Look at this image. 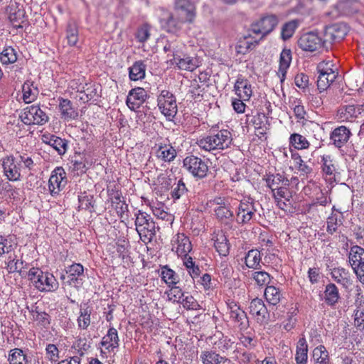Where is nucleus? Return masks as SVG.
Here are the masks:
<instances>
[{"label":"nucleus","instance_id":"3","mask_svg":"<svg viewBox=\"0 0 364 364\" xmlns=\"http://www.w3.org/2000/svg\"><path fill=\"white\" fill-rule=\"evenodd\" d=\"M28 278L41 291H54L58 288V282L49 272H43L38 267H33L28 272Z\"/></svg>","mask_w":364,"mask_h":364},{"label":"nucleus","instance_id":"56","mask_svg":"<svg viewBox=\"0 0 364 364\" xmlns=\"http://www.w3.org/2000/svg\"><path fill=\"white\" fill-rule=\"evenodd\" d=\"M353 325L359 331L364 330V308H355L353 311Z\"/></svg>","mask_w":364,"mask_h":364},{"label":"nucleus","instance_id":"36","mask_svg":"<svg viewBox=\"0 0 364 364\" xmlns=\"http://www.w3.org/2000/svg\"><path fill=\"white\" fill-rule=\"evenodd\" d=\"M290 149L293 147L295 150H304L310 147V142L303 135L298 133H293L289 138Z\"/></svg>","mask_w":364,"mask_h":364},{"label":"nucleus","instance_id":"20","mask_svg":"<svg viewBox=\"0 0 364 364\" xmlns=\"http://www.w3.org/2000/svg\"><path fill=\"white\" fill-rule=\"evenodd\" d=\"M214 247L220 256H227L230 252V243L223 230L214 231L212 237Z\"/></svg>","mask_w":364,"mask_h":364},{"label":"nucleus","instance_id":"59","mask_svg":"<svg viewBox=\"0 0 364 364\" xmlns=\"http://www.w3.org/2000/svg\"><path fill=\"white\" fill-rule=\"evenodd\" d=\"M203 364H217L220 355L213 351H203L200 354Z\"/></svg>","mask_w":364,"mask_h":364},{"label":"nucleus","instance_id":"9","mask_svg":"<svg viewBox=\"0 0 364 364\" xmlns=\"http://www.w3.org/2000/svg\"><path fill=\"white\" fill-rule=\"evenodd\" d=\"M278 24V18L274 14L263 16L259 21L252 25V31L255 34H262L264 36L271 33Z\"/></svg>","mask_w":364,"mask_h":364},{"label":"nucleus","instance_id":"54","mask_svg":"<svg viewBox=\"0 0 364 364\" xmlns=\"http://www.w3.org/2000/svg\"><path fill=\"white\" fill-rule=\"evenodd\" d=\"M79 208L82 210H88L90 213L92 212L94 208V197L92 195L87 194L85 192L82 193L78 196Z\"/></svg>","mask_w":364,"mask_h":364},{"label":"nucleus","instance_id":"64","mask_svg":"<svg viewBox=\"0 0 364 364\" xmlns=\"http://www.w3.org/2000/svg\"><path fill=\"white\" fill-rule=\"evenodd\" d=\"M364 257L363 256H362ZM359 281L364 284V258L355 262V266H351Z\"/></svg>","mask_w":364,"mask_h":364},{"label":"nucleus","instance_id":"52","mask_svg":"<svg viewBox=\"0 0 364 364\" xmlns=\"http://www.w3.org/2000/svg\"><path fill=\"white\" fill-rule=\"evenodd\" d=\"M78 92L81 95H80V100L84 102H87L97 96L96 89L92 83H86L82 89L78 90Z\"/></svg>","mask_w":364,"mask_h":364},{"label":"nucleus","instance_id":"7","mask_svg":"<svg viewBox=\"0 0 364 364\" xmlns=\"http://www.w3.org/2000/svg\"><path fill=\"white\" fill-rule=\"evenodd\" d=\"M183 167L193 177L202 179L207 176L208 166L202 159L194 156H187L183 160Z\"/></svg>","mask_w":364,"mask_h":364},{"label":"nucleus","instance_id":"44","mask_svg":"<svg viewBox=\"0 0 364 364\" xmlns=\"http://www.w3.org/2000/svg\"><path fill=\"white\" fill-rule=\"evenodd\" d=\"M261 254L257 250L248 251L245 257V263L248 268L257 269L260 267Z\"/></svg>","mask_w":364,"mask_h":364},{"label":"nucleus","instance_id":"40","mask_svg":"<svg viewBox=\"0 0 364 364\" xmlns=\"http://www.w3.org/2000/svg\"><path fill=\"white\" fill-rule=\"evenodd\" d=\"M249 275L255 284L259 287L269 286L272 278L270 274L264 270L249 272Z\"/></svg>","mask_w":364,"mask_h":364},{"label":"nucleus","instance_id":"5","mask_svg":"<svg viewBox=\"0 0 364 364\" xmlns=\"http://www.w3.org/2000/svg\"><path fill=\"white\" fill-rule=\"evenodd\" d=\"M157 105L161 112L168 120H172L177 114L178 107L176 97L168 90H162L157 97Z\"/></svg>","mask_w":364,"mask_h":364},{"label":"nucleus","instance_id":"45","mask_svg":"<svg viewBox=\"0 0 364 364\" xmlns=\"http://www.w3.org/2000/svg\"><path fill=\"white\" fill-rule=\"evenodd\" d=\"M8 361L9 364H27L28 358L23 350L15 348L9 352Z\"/></svg>","mask_w":364,"mask_h":364},{"label":"nucleus","instance_id":"22","mask_svg":"<svg viewBox=\"0 0 364 364\" xmlns=\"http://www.w3.org/2000/svg\"><path fill=\"white\" fill-rule=\"evenodd\" d=\"M100 345L108 352H113L119 348V338L115 328L110 327L108 329L107 334L102 337Z\"/></svg>","mask_w":364,"mask_h":364},{"label":"nucleus","instance_id":"41","mask_svg":"<svg viewBox=\"0 0 364 364\" xmlns=\"http://www.w3.org/2000/svg\"><path fill=\"white\" fill-rule=\"evenodd\" d=\"M214 213L216 218L221 223L233 220L234 213L230 209V204L226 206H216Z\"/></svg>","mask_w":364,"mask_h":364},{"label":"nucleus","instance_id":"34","mask_svg":"<svg viewBox=\"0 0 364 364\" xmlns=\"http://www.w3.org/2000/svg\"><path fill=\"white\" fill-rule=\"evenodd\" d=\"M291 62V52L289 49H284L279 58V68L278 71L279 77H280L281 82H284L287 70L289 68Z\"/></svg>","mask_w":364,"mask_h":364},{"label":"nucleus","instance_id":"19","mask_svg":"<svg viewBox=\"0 0 364 364\" xmlns=\"http://www.w3.org/2000/svg\"><path fill=\"white\" fill-rule=\"evenodd\" d=\"M363 111L364 106L362 105H347L338 109V114L342 121L352 122Z\"/></svg>","mask_w":364,"mask_h":364},{"label":"nucleus","instance_id":"58","mask_svg":"<svg viewBox=\"0 0 364 364\" xmlns=\"http://www.w3.org/2000/svg\"><path fill=\"white\" fill-rule=\"evenodd\" d=\"M170 290L167 292L168 299L173 302L180 303L185 294L182 289L176 285H171Z\"/></svg>","mask_w":364,"mask_h":364},{"label":"nucleus","instance_id":"50","mask_svg":"<svg viewBox=\"0 0 364 364\" xmlns=\"http://www.w3.org/2000/svg\"><path fill=\"white\" fill-rule=\"evenodd\" d=\"M313 358L314 364H329L328 352L323 345H320L314 348Z\"/></svg>","mask_w":364,"mask_h":364},{"label":"nucleus","instance_id":"60","mask_svg":"<svg viewBox=\"0 0 364 364\" xmlns=\"http://www.w3.org/2000/svg\"><path fill=\"white\" fill-rule=\"evenodd\" d=\"M180 303L187 310H198L200 309L198 302L191 295L184 296Z\"/></svg>","mask_w":364,"mask_h":364},{"label":"nucleus","instance_id":"4","mask_svg":"<svg viewBox=\"0 0 364 364\" xmlns=\"http://www.w3.org/2000/svg\"><path fill=\"white\" fill-rule=\"evenodd\" d=\"M134 216L136 230L141 240L145 243L151 242L156 235V225L153 218L141 210L135 213Z\"/></svg>","mask_w":364,"mask_h":364},{"label":"nucleus","instance_id":"31","mask_svg":"<svg viewBox=\"0 0 364 364\" xmlns=\"http://www.w3.org/2000/svg\"><path fill=\"white\" fill-rule=\"evenodd\" d=\"M92 309L87 304L80 306L79 316L77 318L78 328L86 330L90 325Z\"/></svg>","mask_w":364,"mask_h":364},{"label":"nucleus","instance_id":"47","mask_svg":"<svg viewBox=\"0 0 364 364\" xmlns=\"http://www.w3.org/2000/svg\"><path fill=\"white\" fill-rule=\"evenodd\" d=\"M17 59V51L11 46L4 48L0 53V61L3 65L13 64L16 62Z\"/></svg>","mask_w":364,"mask_h":364},{"label":"nucleus","instance_id":"14","mask_svg":"<svg viewBox=\"0 0 364 364\" xmlns=\"http://www.w3.org/2000/svg\"><path fill=\"white\" fill-rule=\"evenodd\" d=\"M6 11L14 27L23 28L22 23L26 21V13L20 4L11 1L7 6Z\"/></svg>","mask_w":364,"mask_h":364},{"label":"nucleus","instance_id":"29","mask_svg":"<svg viewBox=\"0 0 364 364\" xmlns=\"http://www.w3.org/2000/svg\"><path fill=\"white\" fill-rule=\"evenodd\" d=\"M169 62L171 65L183 70L193 71L197 67L195 60L192 58L185 55L182 57V54L175 57V58H170Z\"/></svg>","mask_w":364,"mask_h":364},{"label":"nucleus","instance_id":"48","mask_svg":"<svg viewBox=\"0 0 364 364\" xmlns=\"http://www.w3.org/2000/svg\"><path fill=\"white\" fill-rule=\"evenodd\" d=\"M161 277L168 287L176 285L179 282L178 274L167 265L161 268Z\"/></svg>","mask_w":364,"mask_h":364},{"label":"nucleus","instance_id":"28","mask_svg":"<svg viewBox=\"0 0 364 364\" xmlns=\"http://www.w3.org/2000/svg\"><path fill=\"white\" fill-rule=\"evenodd\" d=\"M321 164L323 173L325 175L328 176L330 179H335L336 175L339 174L338 172L337 165L331 155L325 154L321 156Z\"/></svg>","mask_w":364,"mask_h":364},{"label":"nucleus","instance_id":"49","mask_svg":"<svg viewBox=\"0 0 364 364\" xmlns=\"http://www.w3.org/2000/svg\"><path fill=\"white\" fill-rule=\"evenodd\" d=\"M48 144L57 151L59 155H63L68 150V141L60 137L52 135Z\"/></svg>","mask_w":364,"mask_h":364},{"label":"nucleus","instance_id":"23","mask_svg":"<svg viewBox=\"0 0 364 364\" xmlns=\"http://www.w3.org/2000/svg\"><path fill=\"white\" fill-rule=\"evenodd\" d=\"M156 146V156L157 159L167 163H170L176 159V150L170 144L160 143Z\"/></svg>","mask_w":364,"mask_h":364},{"label":"nucleus","instance_id":"30","mask_svg":"<svg viewBox=\"0 0 364 364\" xmlns=\"http://www.w3.org/2000/svg\"><path fill=\"white\" fill-rule=\"evenodd\" d=\"M323 294L325 303L331 307L335 306L341 299L338 288L333 283H329L326 286Z\"/></svg>","mask_w":364,"mask_h":364},{"label":"nucleus","instance_id":"38","mask_svg":"<svg viewBox=\"0 0 364 364\" xmlns=\"http://www.w3.org/2000/svg\"><path fill=\"white\" fill-rule=\"evenodd\" d=\"M146 65L142 60L136 61L129 68V77L131 80L136 81L145 77Z\"/></svg>","mask_w":364,"mask_h":364},{"label":"nucleus","instance_id":"46","mask_svg":"<svg viewBox=\"0 0 364 364\" xmlns=\"http://www.w3.org/2000/svg\"><path fill=\"white\" fill-rule=\"evenodd\" d=\"M257 44L258 41H252L250 37L245 36L238 41L235 49L238 54L245 55L252 49Z\"/></svg>","mask_w":364,"mask_h":364},{"label":"nucleus","instance_id":"2","mask_svg":"<svg viewBox=\"0 0 364 364\" xmlns=\"http://www.w3.org/2000/svg\"><path fill=\"white\" fill-rule=\"evenodd\" d=\"M232 141V136L230 132L222 129L198 139L196 144L201 149L206 151H214L228 149Z\"/></svg>","mask_w":364,"mask_h":364},{"label":"nucleus","instance_id":"63","mask_svg":"<svg viewBox=\"0 0 364 364\" xmlns=\"http://www.w3.org/2000/svg\"><path fill=\"white\" fill-rule=\"evenodd\" d=\"M266 119V116L264 113L257 112L255 115L249 116L247 115V122L249 124H252L255 127V129L260 127L261 126L265 124L264 120Z\"/></svg>","mask_w":364,"mask_h":364},{"label":"nucleus","instance_id":"24","mask_svg":"<svg viewBox=\"0 0 364 364\" xmlns=\"http://www.w3.org/2000/svg\"><path fill=\"white\" fill-rule=\"evenodd\" d=\"M58 101V108L62 119L70 120L78 117V112L74 108L73 102L70 100L60 97Z\"/></svg>","mask_w":364,"mask_h":364},{"label":"nucleus","instance_id":"37","mask_svg":"<svg viewBox=\"0 0 364 364\" xmlns=\"http://www.w3.org/2000/svg\"><path fill=\"white\" fill-rule=\"evenodd\" d=\"M23 100L25 103L29 104L36 100L38 95V90L33 87V82L26 81L22 86Z\"/></svg>","mask_w":364,"mask_h":364},{"label":"nucleus","instance_id":"33","mask_svg":"<svg viewBox=\"0 0 364 364\" xmlns=\"http://www.w3.org/2000/svg\"><path fill=\"white\" fill-rule=\"evenodd\" d=\"M66 272L68 274L69 282L70 284L77 285L82 284L84 267L81 264H73L68 267Z\"/></svg>","mask_w":364,"mask_h":364},{"label":"nucleus","instance_id":"53","mask_svg":"<svg viewBox=\"0 0 364 364\" xmlns=\"http://www.w3.org/2000/svg\"><path fill=\"white\" fill-rule=\"evenodd\" d=\"M299 24V21L298 20H291L285 23L282 28V38L287 41L291 38Z\"/></svg>","mask_w":364,"mask_h":364},{"label":"nucleus","instance_id":"35","mask_svg":"<svg viewBox=\"0 0 364 364\" xmlns=\"http://www.w3.org/2000/svg\"><path fill=\"white\" fill-rule=\"evenodd\" d=\"M66 39L70 46H75L79 40L78 25L73 20H70L65 29Z\"/></svg>","mask_w":364,"mask_h":364},{"label":"nucleus","instance_id":"21","mask_svg":"<svg viewBox=\"0 0 364 364\" xmlns=\"http://www.w3.org/2000/svg\"><path fill=\"white\" fill-rule=\"evenodd\" d=\"M350 136L351 132L348 128L346 126H340L331 133L330 139L336 147L341 148L348 141Z\"/></svg>","mask_w":364,"mask_h":364},{"label":"nucleus","instance_id":"26","mask_svg":"<svg viewBox=\"0 0 364 364\" xmlns=\"http://www.w3.org/2000/svg\"><path fill=\"white\" fill-rule=\"evenodd\" d=\"M173 242L176 245L173 247L176 249V252L179 257L188 255L192 250V245L189 238L183 233H178L176 235Z\"/></svg>","mask_w":364,"mask_h":364},{"label":"nucleus","instance_id":"51","mask_svg":"<svg viewBox=\"0 0 364 364\" xmlns=\"http://www.w3.org/2000/svg\"><path fill=\"white\" fill-rule=\"evenodd\" d=\"M291 158L294 161L296 168L304 175H309L312 173L313 168L304 162L301 155L291 150Z\"/></svg>","mask_w":364,"mask_h":364},{"label":"nucleus","instance_id":"1","mask_svg":"<svg viewBox=\"0 0 364 364\" xmlns=\"http://www.w3.org/2000/svg\"><path fill=\"white\" fill-rule=\"evenodd\" d=\"M34 165L31 157L26 154H19L17 157L10 155L2 159L4 174L10 181H20L21 171H31Z\"/></svg>","mask_w":364,"mask_h":364},{"label":"nucleus","instance_id":"10","mask_svg":"<svg viewBox=\"0 0 364 364\" xmlns=\"http://www.w3.org/2000/svg\"><path fill=\"white\" fill-rule=\"evenodd\" d=\"M175 10L180 23L193 21L195 8L190 0H175Z\"/></svg>","mask_w":364,"mask_h":364},{"label":"nucleus","instance_id":"8","mask_svg":"<svg viewBox=\"0 0 364 364\" xmlns=\"http://www.w3.org/2000/svg\"><path fill=\"white\" fill-rule=\"evenodd\" d=\"M68 183L66 173L62 167L55 168L51 173L48 181L49 191L52 196L55 197L65 187Z\"/></svg>","mask_w":364,"mask_h":364},{"label":"nucleus","instance_id":"13","mask_svg":"<svg viewBox=\"0 0 364 364\" xmlns=\"http://www.w3.org/2000/svg\"><path fill=\"white\" fill-rule=\"evenodd\" d=\"M147 97V92L144 88L137 87L129 90L126 104L132 111L136 112L144 104Z\"/></svg>","mask_w":364,"mask_h":364},{"label":"nucleus","instance_id":"42","mask_svg":"<svg viewBox=\"0 0 364 364\" xmlns=\"http://www.w3.org/2000/svg\"><path fill=\"white\" fill-rule=\"evenodd\" d=\"M112 205L116 210L117 215L122 218L128 211V205L122 199L121 193L116 192L111 198Z\"/></svg>","mask_w":364,"mask_h":364},{"label":"nucleus","instance_id":"55","mask_svg":"<svg viewBox=\"0 0 364 364\" xmlns=\"http://www.w3.org/2000/svg\"><path fill=\"white\" fill-rule=\"evenodd\" d=\"M364 257V249L358 245L350 247L348 253V262L350 266H355V262H359Z\"/></svg>","mask_w":364,"mask_h":364},{"label":"nucleus","instance_id":"18","mask_svg":"<svg viewBox=\"0 0 364 364\" xmlns=\"http://www.w3.org/2000/svg\"><path fill=\"white\" fill-rule=\"evenodd\" d=\"M249 309L250 313L257 317L258 322L266 323L268 321L269 312L262 299L259 298L252 299Z\"/></svg>","mask_w":364,"mask_h":364},{"label":"nucleus","instance_id":"32","mask_svg":"<svg viewBox=\"0 0 364 364\" xmlns=\"http://www.w3.org/2000/svg\"><path fill=\"white\" fill-rule=\"evenodd\" d=\"M71 163L72 171L77 175L85 173L92 165V161L84 154L75 156Z\"/></svg>","mask_w":364,"mask_h":364},{"label":"nucleus","instance_id":"25","mask_svg":"<svg viewBox=\"0 0 364 364\" xmlns=\"http://www.w3.org/2000/svg\"><path fill=\"white\" fill-rule=\"evenodd\" d=\"M235 90L238 97L244 101H248L252 95V90L248 80L239 76L235 84Z\"/></svg>","mask_w":364,"mask_h":364},{"label":"nucleus","instance_id":"43","mask_svg":"<svg viewBox=\"0 0 364 364\" xmlns=\"http://www.w3.org/2000/svg\"><path fill=\"white\" fill-rule=\"evenodd\" d=\"M264 297L269 304L276 306L280 302L282 294L279 288L269 285L265 288Z\"/></svg>","mask_w":364,"mask_h":364},{"label":"nucleus","instance_id":"61","mask_svg":"<svg viewBox=\"0 0 364 364\" xmlns=\"http://www.w3.org/2000/svg\"><path fill=\"white\" fill-rule=\"evenodd\" d=\"M136 38L140 43H145L150 37V26L145 23L140 26L136 33Z\"/></svg>","mask_w":364,"mask_h":364},{"label":"nucleus","instance_id":"17","mask_svg":"<svg viewBox=\"0 0 364 364\" xmlns=\"http://www.w3.org/2000/svg\"><path fill=\"white\" fill-rule=\"evenodd\" d=\"M230 309V317L237 324L241 331H245L249 327V321L246 313L235 303L228 304Z\"/></svg>","mask_w":364,"mask_h":364},{"label":"nucleus","instance_id":"57","mask_svg":"<svg viewBox=\"0 0 364 364\" xmlns=\"http://www.w3.org/2000/svg\"><path fill=\"white\" fill-rule=\"evenodd\" d=\"M289 186L283 185L278 189L272 192V196L274 200L284 199L287 202L289 203L291 198V194L288 188Z\"/></svg>","mask_w":364,"mask_h":364},{"label":"nucleus","instance_id":"27","mask_svg":"<svg viewBox=\"0 0 364 364\" xmlns=\"http://www.w3.org/2000/svg\"><path fill=\"white\" fill-rule=\"evenodd\" d=\"M267 186L269 188L272 192L278 189L283 185L289 186V181L284 175L277 173H268L264 177Z\"/></svg>","mask_w":364,"mask_h":364},{"label":"nucleus","instance_id":"11","mask_svg":"<svg viewBox=\"0 0 364 364\" xmlns=\"http://www.w3.org/2000/svg\"><path fill=\"white\" fill-rule=\"evenodd\" d=\"M326 43L318 34L310 32L303 34L298 41L299 47L304 51L314 52Z\"/></svg>","mask_w":364,"mask_h":364},{"label":"nucleus","instance_id":"62","mask_svg":"<svg viewBox=\"0 0 364 364\" xmlns=\"http://www.w3.org/2000/svg\"><path fill=\"white\" fill-rule=\"evenodd\" d=\"M321 69L322 65L320 64L318 66V71L319 75L317 79V87L320 92L326 90L330 86L328 77L326 76L324 72L321 70Z\"/></svg>","mask_w":364,"mask_h":364},{"label":"nucleus","instance_id":"12","mask_svg":"<svg viewBox=\"0 0 364 364\" xmlns=\"http://www.w3.org/2000/svg\"><path fill=\"white\" fill-rule=\"evenodd\" d=\"M256 208L252 198L242 199L237 208L236 221L240 224L247 223L255 215Z\"/></svg>","mask_w":364,"mask_h":364},{"label":"nucleus","instance_id":"39","mask_svg":"<svg viewBox=\"0 0 364 364\" xmlns=\"http://www.w3.org/2000/svg\"><path fill=\"white\" fill-rule=\"evenodd\" d=\"M308 359V345L304 338H301L296 346L295 360L297 364H306Z\"/></svg>","mask_w":364,"mask_h":364},{"label":"nucleus","instance_id":"16","mask_svg":"<svg viewBox=\"0 0 364 364\" xmlns=\"http://www.w3.org/2000/svg\"><path fill=\"white\" fill-rule=\"evenodd\" d=\"M331 271V276L333 279L341 285L344 289L348 291L353 284V279L350 272L342 267H334Z\"/></svg>","mask_w":364,"mask_h":364},{"label":"nucleus","instance_id":"15","mask_svg":"<svg viewBox=\"0 0 364 364\" xmlns=\"http://www.w3.org/2000/svg\"><path fill=\"white\" fill-rule=\"evenodd\" d=\"M348 32V27L343 23L333 24L326 30L324 41L331 43L342 41Z\"/></svg>","mask_w":364,"mask_h":364},{"label":"nucleus","instance_id":"6","mask_svg":"<svg viewBox=\"0 0 364 364\" xmlns=\"http://www.w3.org/2000/svg\"><path fill=\"white\" fill-rule=\"evenodd\" d=\"M21 121L28 125H43L48 122V114L39 105H31L24 108L20 115Z\"/></svg>","mask_w":364,"mask_h":364}]
</instances>
